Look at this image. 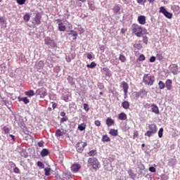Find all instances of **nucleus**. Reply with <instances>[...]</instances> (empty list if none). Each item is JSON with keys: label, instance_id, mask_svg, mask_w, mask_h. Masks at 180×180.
<instances>
[{"label": "nucleus", "instance_id": "nucleus-19", "mask_svg": "<svg viewBox=\"0 0 180 180\" xmlns=\"http://www.w3.org/2000/svg\"><path fill=\"white\" fill-rule=\"evenodd\" d=\"M49 154H50V151H49V149H47V148H44L41 151V157H47V155H49Z\"/></svg>", "mask_w": 180, "mask_h": 180}, {"label": "nucleus", "instance_id": "nucleus-33", "mask_svg": "<svg viewBox=\"0 0 180 180\" xmlns=\"http://www.w3.org/2000/svg\"><path fill=\"white\" fill-rule=\"evenodd\" d=\"M86 127V125L85 124H81L78 126V129L80 130V131H84Z\"/></svg>", "mask_w": 180, "mask_h": 180}, {"label": "nucleus", "instance_id": "nucleus-16", "mask_svg": "<svg viewBox=\"0 0 180 180\" xmlns=\"http://www.w3.org/2000/svg\"><path fill=\"white\" fill-rule=\"evenodd\" d=\"M105 123H106L108 127H110V126H113V124H115V120H113L110 117H108L106 119Z\"/></svg>", "mask_w": 180, "mask_h": 180}, {"label": "nucleus", "instance_id": "nucleus-55", "mask_svg": "<svg viewBox=\"0 0 180 180\" xmlns=\"http://www.w3.org/2000/svg\"><path fill=\"white\" fill-rule=\"evenodd\" d=\"M67 120H68V117H63L61 118V120H60V123H64V122H67Z\"/></svg>", "mask_w": 180, "mask_h": 180}, {"label": "nucleus", "instance_id": "nucleus-20", "mask_svg": "<svg viewBox=\"0 0 180 180\" xmlns=\"http://www.w3.org/2000/svg\"><path fill=\"white\" fill-rule=\"evenodd\" d=\"M122 107L124 109H129L130 108V103L127 101H124V102L122 103Z\"/></svg>", "mask_w": 180, "mask_h": 180}, {"label": "nucleus", "instance_id": "nucleus-34", "mask_svg": "<svg viewBox=\"0 0 180 180\" xmlns=\"http://www.w3.org/2000/svg\"><path fill=\"white\" fill-rule=\"evenodd\" d=\"M44 171H45V175H46V176H49L50 172H51V169L49 168V167H46V168L44 169Z\"/></svg>", "mask_w": 180, "mask_h": 180}, {"label": "nucleus", "instance_id": "nucleus-63", "mask_svg": "<svg viewBox=\"0 0 180 180\" xmlns=\"http://www.w3.org/2000/svg\"><path fill=\"white\" fill-rule=\"evenodd\" d=\"M60 116L62 117H65V112H64V111H62V112H60Z\"/></svg>", "mask_w": 180, "mask_h": 180}, {"label": "nucleus", "instance_id": "nucleus-32", "mask_svg": "<svg viewBox=\"0 0 180 180\" xmlns=\"http://www.w3.org/2000/svg\"><path fill=\"white\" fill-rule=\"evenodd\" d=\"M87 68H95L96 67V63L95 62H91L90 64L86 65Z\"/></svg>", "mask_w": 180, "mask_h": 180}, {"label": "nucleus", "instance_id": "nucleus-58", "mask_svg": "<svg viewBox=\"0 0 180 180\" xmlns=\"http://www.w3.org/2000/svg\"><path fill=\"white\" fill-rule=\"evenodd\" d=\"M149 171H150V172H155V171H156L155 167H149Z\"/></svg>", "mask_w": 180, "mask_h": 180}, {"label": "nucleus", "instance_id": "nucleus-8", "mask_svg": "<svg viewBox=\"0 0 180 180\" xmlns=\"http://www.w3.org/2000/svg\"><path fill=\"white\" fill-rule=\"evenodd\" d=\"M45 44L51 46V47H56V43L50 37H46L44 39Z\"/></svg>", "mask_w": 180, "mask_h": 180}, {"label": "nucleus", "instance_id": "nucleus-10", "mask_svg": "<svg viewBox=\"0 0 180 180\" xmlns=\"http://www.w3.org/2000/svg\"><path fill=\"white\" fill-rule=\"evenodd\" d=\"M37 95H43V96H46L47 95V92H46V90L43 88H40L37 89L36 91Z\"/></svg>", "mask_w": 180, "mask_h": 180}, {"label": "nucleus", "instance_id": "nucleus-26", "mask_svg": "<svg viewBox=\"0 0 180 180\" xmlns=\"http://www.w3.org/2000/svg\"><path fill=\"white\" fill-rule=\"evenodd\" d=\"M81 144H82V141H79V142L76 144V147H77V151H78L79 153H81L82 151H84V148L79 147V145H81Z\"/></svg>", "mask_w": 180, "mask_h": 180}, {"label": "nucleus", "instance_id": "nucleus-1", "mask_svg": "<svg viewBox=\"0 0 180 180\" xmlns=\"http://www.w3.org/2000/svg\"><path fill=\"white\" fill-rule=\"evenodd\" d=\"M143 82L145 85L152 86V85H154V82H155V77L150 74H145L143 77Z\"/></svg>", "mask_w": 180, "mask_h": 180}, {"label": "nucleus", "instance_id": "nucleus-36", "mask_svg": "<svg viewBox=\"0 0 180 180\" xmlns=\"http://www.w3.org/2000/svg\"><path fill=\"white\" fill-rule=\"evenodd\" d=\"M119 60H120V61H121V63H125V61H126V56H124V55L120 54V57H119Z\"/></svg>", "mask_w": 180, "mask_h": 180}, {"label": "nucleus", "instance_id": "nucleus-45", "mask_svg": "<svg viewBox=\"0 0 180 180\" xmlns=\"http://www.w3.org/2000/svg\"><path fill=\"white\" fill-rule=\"evenodd\" d=\"M143 41L145 44H148V37H147V36H143Z\"/></svg>", "mask_w": 180, "mask_h": 180}, {"label": "nucleus", "instance_id": "nucleus-41", "mask_svg": "<svg viewBox=\"0 0 180 180\" xmlns=\"http://www.w3.org/2000/svg\"><path fill=\"white\" fill-rule=\"evenodd\" d=\"M136 2L144 6V5H146V2H147V0H136Z\"/></svg>", "mask_w": 180, "mask_h": 180}, {"label": "nucleus", "instance_id": "nucleus-46", "mask_svg": "<svg viewBox=\"0 0 180 180\" xmlns=\"http://www.w3.org/2000/svg\"><path fill=\"white\" fill-rule=\"evenodd\" d=\"M20 155L21 157H24L25 158L27 157V153H26L25 150H22Z\"/></svg>", "mask_w": 180, "mask_h": 180}, {"label": "nucleus", "instance_id": "nucleus-62", "mask_svg": "<svg viewBox=\"0 0 180 180\" xmlns=\"http://www.w3.org/2000/svg\"><path fill=\"white\" fill-rule=\"evenodd\" d=\"M87 58L89 60H92V54L91 53H87Z\"/></svg>", "mask_w": 180, "mask_h": 180}, {"label": "nucleus", "instance_id": "nucleus-4", "mask_svg": "<svg viewBox=\"0 0 180 180\" xmlns=\"http://www.w3.org/2000/svg\"><path fill=\"white\" fill-rule=\"evenodd\" d=\"M145 107L148 108H151V112H153V113H155V115H160V110L158 109V106H157V105L154 103L146 104Z\"/></svg>", "mask_w": 180, "mask_h": 180}, {"label": "nucleus", "instance_id": "nucleus-30", "mask_svg": "<svg viewBox=\"0 0 180 180\" xmlns=\"http://www.w3.org/2000/svg\"><path fill=\"white\" fill-rule=\"evenodd\" d=\"M158 86L160 89H164V88H165V83L162 81H160L158 82Z\"/></svg>", "mask_w": 180, "mask_h": 180}, {"label": "nucleus", "instance_id": "nucleus-17", "mask_svg": "<svg viewBox=\"0 0 180 180\" xmlns=\"http://www.w3.org/2000/svg\"><path fill=\"white\" fill-rule=\"evenodd\" d=\"M72 172H78L79 169H81V166L78 164H75L71 167Z\"/></svg>", "mask_w": 180, "mask_h": 180}, {"label": "nucleus", "instance_id": "nucleus-51", "mask_svg": "<svg viewBox=\"0 0 180 180\" xmlns=\"http://www.w3.org/2000/svg\"><path fill=\"white\" fill-rule=\"evenodd\" d=\"M156 58L159 61H161V60H162V55L161 53H158L156 55Z\"/></svg>", "mask_w": 180, "mask_h": 180}, {"label": "nucleus", "instance_id": "nucleus-2", "mask_svg": "<svg viewBox=\"0 0 180 180\" xmlns=\"http://www.w3.org/2000/svg\"><path fill=\"white\" fill-rule=\"evenodd\" d=\"M143 27L141 26L137 25V24H134L132 25V33L135 34L137 37H141L143 36Z\"/></svg>", "mask_w": 180, "mask_h": 180}, {"label": "nucleus", "instance_id": "nucleus-35", "mask_svg": "<svg viewBox=\"0 0 180 180\" xmlns=\"http://www.w3.org/2000/svg\"><path fill=\"white\" fill-rule=\"evenodd\" d=\"M23 19H24L25 22H29V20H30V15H29V13H26L24 15Z\"/></svg>", "mask_w": 180, "mask_h": 180}, {"label": "nucleus", "instance_id": "nucleus-38", "mask_svg": "<svg viewBox=\"0 0 180 180\" xmlns=\"http://www.w3.org/2000/svg\"><path fill=\"white\" fill-rule=\"evenodd\" d=\"M61 136H63L61 130L57 129L56 131V137H61Z\"/></svg>", "mask_w": 180, "mask_h": 180}, {"label": "nucleus", "instance_id": "nucleus-53", "mask_svg": "<svg viewBox=\"0 0 180 180\" xmlns=\"http://www.w3.org/2000/svg\"><path fill=\"white\" fill-rule=\"evenodd\" d=\"M13 172H15V174H20V170L18 167H14Z\"/></svg>", "mask_w": 180, "mask_h": 180}, {"label": "nucleus", "instance_id": "nucleus-44", "mask_svg": "<svg viewBox=\"0 0 180 180\" xmlns=\"http://www.w3.org/2000/svg\"><path fill=\"white\" fill-rule=\"evenodd\" d=\"M3 130L4 131L5 134H9V131H11L8 127H4Z\"/></svg>", "mask_w": 180, "mask_h": 180}, {"label": "nucleus", "instance_id": "nucleus-37", "mask_svg": "<svg viewBox=\"0 0 180 180\" xmlns=\"http://www.w3.org/2000/svg\"><path fill=\"white\" fill-rule=\"evenodd\" d=\"M88 155H89V157H94V155H96V150H91L88 153Z\"/></svg>", "mask_w": 180, "mask_h": 180}, {"label": "nucleus", "instance_id": "nucleus-11", "mask_svg": "<svg viewBox=\"0 0 180 180\" xmlns=\"http://www.w3.org/2000/svg\"><path fill=\"white\" fill-rule=\"evenodd\" d=\"M63 178L65 179H71V178H72V175L70 172L65 171L63 173Z\"/></svg>", "mask_w": 180, "mask_h": 180}, {"label": "nucleus", "instance_id": "nucleus-52", "mask_svg": "<svg viewBox=\"0 0 180 180\" xmlns=\"http://www.w3.org/2000/svg\"><path fill=\"white\" fill-rule=\"evenodd\" d=\"M83 106H84V109L86 110V112H88L89 110V107L88 104L84 103L83 105Z\"/></svg>", "mask_w": 180, "mask_h": 180}, {"label": "nucleus", "instance_id": "nucleus-64", "mask_svg": "<svg viewBox=\"0 0 180 180\" xmlns=\"http://www.w3.org/2000/svg\"><path fill=\"white\" fill-rule=\"evenodd\" d=\"M56 22L58 23V25L59 23H63V20L61 19H57V20H56Z\"/></svg>", "mask_w": 180, "mask_h": 180}, {"label": "nucleus", "instance_id": "nucleus-40", "mask_svg": "<svg viewBox=\"0 0 180 180\" xmlns=\"http://www.w3.org/2000/svg\"><path fill=\"white\" fill-rule=\"evenodd\" d=\"M162 133H164V129L160 128L158 131V137L161 139L162 137Z\"/></svg>", "mask_w": 180, "mask_h": 180}, {"label": "nucleus", "instance_id": "nucleus-57", "mask_svg": "<svg viewBox=\"0 0 180 180\" xmlns=\"http://www.w3.org/2000/svg\"><path fill=\"white\" fill-rule=\"evenodd\" d=\"M150 63H154L155 61V56H151L149 59Z\"/></svg>", "mask_w": 180, "mask_h": 180}, {"label": "nucleus", "instance_id": "nucleus-3", "mask_svg": "<svg viewBox=\"0 0 180 180\" xmlns=\"http://www.w3.org/2000/svg\"><path fill=\"white\" fill-rule=\"evenodd\" d=\"M88 164L89 167H92L94 169H99V168H101V165L96 158H89L88 160Z\"/></svg>", "mask_w": 180, "mask_h": 180}, {"label": "nucleus", "instance_id": "nucleus-54", "mask_svg": "<svg viewBox=\"0 0 180 180\" xmlns=\"http://www.w3.org/2000/svg\"><path fill=\"white\" fill-rule=\"evenodd\" d=\"M8 165L11 168H15L16 167V165L13 162H9Z\"/></svg>", "mask_w": 180, "mask_h": 180}, {"label": "nucleus", "instance_id": "nucleus-21", "mask_svg": "<svg viewBox=\"0 0 180 180\" xmlns=\"http://www.w3.org/2000/svg\"><path fill=\"white\" fill-rule=\"evenodd\" d=\"M69 36H73V40H77V36H78V33L74 30H70L68 32Z\"/></svg>", "mask_w": 180, "mask_h": 180}, {"label": "nucleus", "instance_id": "nucleus-29", "mask_svg": "<svg viewBox=\"0 0 180 180\" xmlns=\"http://www.w3.org/2000/svg\"><path fill=\"white\" fill-rule=\"evenodd\" d=\"M25 95H27V96H34V95H36V94H34V91L30 90V91L25 92Z\"/></svg>", "mask_w": 180, "mask_h": 180}, {"label": "nucleus", "instance_id": "nucleus-47", "mask_svg": "<svg viewBox=\"0 0 180 180\" xmlns=\"http://www.w3.org/2000/svg\"><path fill=\"white\" fill-rule=\"evenodd\" d=\"M25 2H26V0H17L18 5H25Z\"/></svg>", "mask_w": 180, "mask_h": 180}, {"label": "nucleus", "instance_id": "nucleus-59", "mask_svg": "<svg viewBox=\"0 0 180 180\" xmlns=\"http://www.w3.org/2000/svg\"><path fill=\"white\" fill-rule=\"evenodd\" d=\"M89 9L91 11H95L96 9L95 6L94 4H89Z\"/></svg>", "mask_w": 180, "mask_h": 180}, {"label": "nucleus", "instance_id": "nucleus-31", "mask_svg": "<svg viewBox=\"0 0 180 180\" xmlns=\"http://www.w3.org/2000/svg\"><path fill=\"white\" fill-rule=\"evenodd\" d=\"M110 134L116 137L117 136V129H110Z\"/></svg>", "mask_w": 180, "mask_h": 180}, {"label": "nucleus", "instance_id": "nucleus-27", "mask_svg": "<svg viewBox=\"0 0 180 180\" xmlns=\"http://www.w3.org/2000/svg\"><path fill=\"white\" fill-rule=\"evenodd\" d=\"M102 141H103V143H109V141H110V138H109L108 135H104L102 137Z\"/></svg>", "mask_w": 180, "mask_h": 180}, {"label": "nucleus", "instance_id": "nucleus-43", "mask_svg": "<svg viewBox=\"0 0 180 180\" xmlns=\"http://www.w3.org/2000/svg\"><path fill=\"white\" fill-rule=\"evenodd\" d=\"M153 134H155L154 132L151 131H147L146 133L145 134V136H146L147 137H151Z\"/></svg>", "mask_w": 180, "mask_h": 180}, {"label": "nucleus", "instance_id": "nucleus-24", "mask_svg": "<svg viewBox=\"0 0 180 180\" xmlns=\"http://www.w3.org/2000/svg\"><path fill=\"white\" fill-rule=\"evenodd\" d=\"M58 29L59 32H65L66 27H65V25H64L63 23H59Z\"/></svg>", "mask_w": 180, "mask_h": 180}, {"label": "nucleus", "instance_id": "nucleus-22", "mask_svg": "<svg viewBox=\"0 0 180 180\" xmlns=\"http://www.w3.org/2000/svg\"><path fill=\"white\" fill-rule=\"evenodd\" d=\"M118 119L120 120H126V119H127V115L124 112H121L118 115Z\"/></svg>", "mask_w": 180, "mask_h": 180}, {"label": "nucleus", "instance_id": "nucleus-61", "mask_svg": "<svg viewBox=\"0 0 180 180\" xmlns=\"http://www.w3.org/2000/svg\"><path fill=\"white\" fill-rule=\"evenodd\" d=\"M65 60H66L67 63H71V57L68 56L65 57Z\"/></svg>", "mask_w": 180, "mask_h": 180}, {"label": "nucleus", "instance_id": "nucleus-25", "mask_svg": "<svg viewBox=\"0 0 180 180\" xmlns=\"http://www.w3.org/2000/svg\"><path fill=\"white\" fill-rule=\"evenodd\" d=\"M36 67H37V70H41V68H43V67H44V63H43V61H39L36 63Z\"/></svg>", "mask_w": 180, "mask_h": 180}, {"label": "nucleus", "instance_id": "nucleus-60", "mask_svg": "<svg viewBox=\"0 0 180 180\" xmlns=\"http://www.w3.org/2000/svg\"><path fill=\"white\" fill-rule=\"evenodd\" d=\"M44 144V142L43 141H40L39 142H38V146L39 147H43Z\"/></svg>", "mask_w": 180, "mask_h": 180}, {"label": "nucleus", "instance_id": "nucleus-6", "mask_svg": "<svg viewBox=\"0 0 180 180\" xmlns=\"http://www.w3.org/2000/svg\"><path fill=\"white\" fill-rule=\"evenodd\" d=\"M169 69L172 74H174V75H178V73L179 72V70H178V65L172 64L169 65Z\"/></svg>", "mask_w": 180, "mask_h": 180}, {"label": "nucleus", "instance_id": "nucleus-5", "mask_svg": "<svg viewBox=\"0 0 180 180\" xmlns=\"http://www.w3.org/2000/svg\"><path fill=\"white\" fill-rule=\"evenodd\" d=\"M160 13H163V15L167 18V19H172V13L168 12V11H167L164 6H161L160 8Z\"/></svg>", "mask_w": 180, "mask_h": 180}, {"label": "nucleus", "instance_id": "nucleus-12", "mask_svg": "<svg viewBox=\"0 0 180 180\" xmlns=\"http://www.w3.org/2000/svg\"><path fill=\"white\" fill-rule=\"evenodd\" d=\"M122 88L125 96H127V91H129V84L126 82H122Z\"/></svg>", "mask_w": 180, "mask_h": 180}, {"label": "nucleus", "instance_id": "nucleus-15", "mask_svg": "<svg viewBox=\"0 0 180 180\" xmlns=\"http://www.w3.org/2000/svg\"><path fill=\"white\" fill-rule=\"evenodd\" d=\"M120 8H121V6L120 5H115L113 8H112V11L114 12V13H115L116 15H120Z\"/></svg>", "mask_w": 180, "mask_h": 180}, {"label": "nucleus", "instance_id": "nucleus-56", "mask_svg": "<svg viewBox=\"0 0 180 180\" xmlns=\"http://www.w3.org/2000/svg\"><path fill=\"white\" fill-rule=\"evenodd\" d=\"M94 124H95L96 126H97L98 127H99V126H101V121H99V120H96V121L94 122Z\"/></svg>", "mask_w": 180, "mask_h": 180}, {"label": "nucleus", "instance_id": "nucleus-7", "mask_svg": "<svg viewBox=\"0 0 180 180\" xmlns=\"http://www.w3.org/2000/svg\"><path fill=\"white\" fill-rule=\"evenodd\" d=\"M40 20H41V15L40 14V13H37L35 18H34V22H32L33 25L37 26H39V25H40L41 22Z\"/></svg>", "mask_w": 180, "mask_h": 180}, {"label": "nucleus", "instance_id": "nucleus-48", "mask_svg": "<svg viewBox=\"0 0 180 180\" xmlns=\"http://www.w3.org/2000/svg\"><path fill=\"white\" fill-rule=\"evenodd\" d=\"M144 60H146V56H144V55H140L139 57V61H144Z\"/></svg>", "mask_w": 180, "mask_h": 180}, {"label": "nucleus", "instance_id": "nucleus-13", "mask_svg": "<svg viewBox=\"0 0 180 180\" xmlns=\"http://www.w3.org/2000/svg\"><path fill=\"white\" fill-rule=\"evenodd\" d=\"M0 25L1 27H6V18L0 16Z\"/></svg>", "mask_w": 180, "mask_h": 180}, {"label": "nucleus", "instance_id": "nucleus-39", "mask_svg": "<svg viewBox=\"0 0 180 180\" xmlns=\"http://www.w3.org/2000/svg\"><path fill=\"white\" fill-rule=\"evenodd\" d=\"M68 81L69 84H70L71 85H72V84H74V78H72V77H71V76L68 77Z\"/></svg>", "mask_w": 180, "mask_h": 180}, {"label": "nucleus", "instance_id": "nucleus-14", "mask_svg": "<svg viewBox=\"0 0 180 180\" xmlns=\"http://www.w3.org/2000/svg\"><path fill=\"white\" fill-rule=\"evenodd\" d=\"M138 22L140 25H146V16H144V15L139 16Z\"/></svg>", "mask_w": 180, "mask_h": 180}, {"label": "nucleus", "instance_id": "nucleus-42", "mask_svg": "<svg viewBox=\"0 0 180 180\" xmlns=\"http://www.w3.org/2000/svg\"><path fill=\"white\" fill-rule=\"evenodd\" d=\"M22 102H24L25 105H27V103H30V101L27 99V97H23L22 98Z\"/></svg>", "mask_w": 180, "mask_h": 180}, {"label": "nucleus", "instance_id": "nucleus-50", "mask_svg": "<svg viewBox=\"0 0 180 180\" xmlns=\"http://www.w3.org/2000/svg\"><path fill=\"white\" fill-rule=\"evenodd\" d=\"M37 166L39 167V168H44V164L40 161L37 162Z\"/></svg>", "mask_w": 180, "mask_h": 180}, {"label": "nucleus", "instance_id": "nucleus-28", "mask_svg": "<svg viewBox=\"0 0 180 180\" xmlns=\"http://www.w3.org/2000/svg\"><path fill=\"white\" fill-rule=\"evenodd\" d=\"M172 10L174 12H176V13H180V7L179 6L174 5L172 6Z\"/></svg>", "mask_w": 180, "mask_h": 180}, {"label": "nucleus", "instance_id": "nucleus-9", "mask_svg": "<svg viewBox=\"0 0 180 180\" xmlns=\"http://www.w3.org/2000/svg\"><path fill=\"white\" fill-rule=\"evenodd\" d=\"M167 91H171L172 89V79H167L165 84Z\"/></svg>", "mask_w": 180, "mask_h": 180}, {"label": "nucleus", "instance_id": "nucleus-49", "mask_svg": "<svg viewBox=\"0 0 180 180\" xmlns=\"http://www.w3.org/2000/svg\"><path fill=\"white\" fill-rule=\"evenodd\" d=\"M104 70L105 71V75L107 76V77H110V70H109V69H108V68H105V69H104Z\"/></svg>", "mask_w": 180, "mask_h": 180}, {"label": "nucleus", "instance_id": "nucleus-18", "mask_svg": "<svg viewBox=\"0 0 180 180\" xmlns=\"http://www.w3.org/2000/svg\"><path fill=\"white\" fill-rule=\"evenodd\" d=\"M149 129L150 130V131H152V133H157V125L155 124H152L149 125Z\"/></svg>", "mask_w": 180, "mask_h": 180}, {"label": "nucleus", "instance_id": "nucleus-23", "mask_svg": "<svg viewBox=\"0 0 180 180\" xmlns=\"http://www.w3.org/2000/svg\"><path fill=\"white\" fill-rule=\"evenodd\" d=\"M127 172L131 179H133V180L136 179V174H134V172H133V170L129 169L127 171Z\"/></svg>", "mask_w": 180, "mask_h": 180}]
</instances>
